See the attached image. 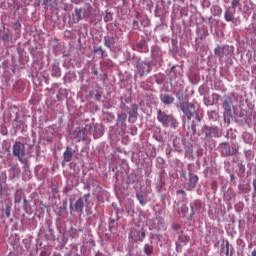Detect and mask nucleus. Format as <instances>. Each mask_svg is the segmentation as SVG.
Segmentation results:
<instances>
[{
    "label": "nucleus",
    "mask_w": 256,
    "mask_h": 256,
    "mask_svg": "<svg viewBox=\"0 0 256 256\" xmlns=\"http://www.w3.org/2000/svg\"><path fill=\"white\" fill-rule=\"evenodd\" d=\"M153 137L158 143H163V136L161 134L154 133Z\"/></svg>",
    "instance_id": "31"
},
{
    "label": "nucleus",
    "mask_w": 256,
    "mask_h": 256,
    "mask_svg": "<svg viewBox=\"0 0 256 256\" xmlns=\"http://www.w3.org/2000/svg\"><path fill=\"white\" fill-rule=\"evenodd\" d=\"M224 19L228 23L231 21H235V10L227 9L224 14Z\"/></svg>",
    "instance_id": "18"
},
{
    "label": "nucleus",
    "mask_w": 256,
    "mask_h": 256,
    "mask_svg": "<svg viewBox=\"0 0 256 256\" xmlns=\"http://www.w3.org/2000/svg\"><path fill=\"white\" fill-rule=\"evenodd\" d=\"M134 25H139V22H137L136 20L133 21Z\"/></svg>",
    "instance_id": "45"
},
{
    "label": "nucleus",
    "mask_w": 256,
    "mask_h": 256,
    "mask_svg": "<svg viewBox=\"0 0 256 256\" xmlns=\"http://www.w3.org/2000/svg\"><path fill=\"white\" fill-rule=\"evenodd\" d=\"M79 231H83V230H77V228L71 227V228L67 231V235H68V237H70L71 239H77V237H79Z\"/></svg>",
    "instance_id": "20"
},
{
    "label": "nucleus",
    "mask_w": 256,
    "mask_h": 256,
    "mask_svg": "<svg viewBox=\"0 0 256 256\" xmlns=\"http://www.w3.org/2000/svg\"><path fill=\"white\" fill-rule=\"evenodd\" d=\"M99 51H100V53H103V48L100 47V48L94 49V53H97Z\"/></svg>",
    "instance_id": "39"
},
{
    "label": "nucleus",
    "mask_w": 256,
    "mask_h": 256,
    "mask_svg": "<svg viewBox=\"0 0 256 256\" xmlns=\"http://www.w3.org/2000/svg\"><path fill=\"white\" fill-rule=\"evenodd\" d=\"M189 236H187V235H185V234H181L180 236H179V238H178V241L180 242V243H189Z\"/></svg>",
    "instance_id": "29"
},
{
    "label": "nucleus",
    "mask_w": 256,
    "mask_h": 256,
    "mask_svg": "<svg viewBox=\"0 0 256 256\" xmlns=\"http://www.w3.org/2000/svg\"><path fill=\"white\" fill-rule=\"evenodd\" d=\"M198 107H199V104H197V102H194V103L183 102L180 104L181 111L184 113L185 117H187L189 121H191V119L195 116V120L192 121V124L190 126V129L193 135L197 133V124L201 123V120L203 119V117H201L197 113Z\"/></svg>",
    "instance_id": "1"
},
{
    "label": "nucleus",
    "mask_w": 256,
    "mask_h": 256,
    "mask_svg": "<svg viewBox=\"0 0 256 256\" xmlns=\"http://www.w3.org/2000/svg\"><path fill=\"white\" fill-rule=\"evenodd\" d=\"M95 99H97V101H99V99H101V94H96Z\"/></svg>",
    "instance_id": "42"
},
{
    "label": "nucleus",
    "mask_w": 256,
    "mask_h": 256,
    "mask_svg": "<svg viewBox=\"0 0 256 256\" xmlns=\"http://www.w3.org/2000/svg\"><path fill=\"white\" fill-rule=\"evenodd\" d=\"M94 73H95V75H97V71H95Z\"/></svg>",
    "instance_id": "47"
},
{
    "label": "nucleus",
    "mask_w": 256,
    "mask_h": 256,
    "mask_svg": "<svg viewBox=\"0 0 256 256\" xmlns=\"http://www.w3.org/2000/svg\"><path fill=\"white\" fill-rule=\"evenodd\" d=\"M77 135L80 139H82V141H85V132L84 131H79Z\"/></svg>",
    "instance_id": "33"
},
{
    "label": "nucleus",
    "mask_w": 256,
    "mask_h": 256,
    "mask_svg": "<svg viewBox=\"0 0 256 256\" xmlns=\"http://www.w3.org/2000/svg\"><path fill=\"white\" fill-rule=\"evenodd\" d=\"M94 139H99V137H103V126L101 124L94 125Z\"/></svg>",
    "instance_id": "17"
},
{
    "label": "nucleus",
    "mask_w": 256,
    "mask_h": 256,
    "mask_svg": "<svg viewBox=\"0 0 256 256\" xmlns=\"http://www.w3.org/2000/svg\"><path fill=\"white\" fill-rule=\"evenodd\" d=\"M235 197H237V194L232 188H228V190L224 193V201L226 203H231Z\"/></svg>",
    "instance_id": "13"
},
{
    "label": "nucleus",
    "mask_w": 256,
    "mask_h": 256,
    "mask_svg": "<svg viewBox=\"0 0 256 256\" xmlns=\"http://www.w3.org/2000/svg\"><path fill=\"white\" fill-rule=\"evenodd\" d=\"M171 141L173 143L175 151H181L185 145L183 142V138L177 136H171Z\"/></svg>",
    "instance_id": "11"
},
{
    "label": "nucleus",
    "mask_w": 256,
    "mask_h": 256,
    "mask_svg": "<svg viewBox=\"0 0 256 256\" xmlns=\"http://www.w3.org/2000/svg\"><path fill=\"white\" fill-rule=\"evenodd\" d=\"M14 89H15V91H18V93H21V91H23V89H25V84H23V81H18L15 83Z\"/></svg>",
    "instance_id": "27"
},
{
    "label": "nucleus",
    "mask_w": 256,
    "mask_h": 256,
    "mask_svg": "<svg viewBox=\"0 0 256 256\" xmlns=\"http://www.w3.org/2000/svg\"><path fill=\"white\" fill-rule=\"evenodd\" d=\"M21 190H16L14 194L15 203H21L23 196L21 195Z\"/></svg>",
    "instance_id": "28"
},
{
    "label": "nucleus",
    "mask_w": 256,
    "mask_h": 256,
    "mask_svg": "<svg viewBox=\"0 0 256 256\" xmlns=\"http://www.w3.org/2000/svg\"><path fill=\"white\" fill-rule=\"evenodd\" d=\"M75 15L78 21L89 19L93 15V6H91V3H85L83 8L75 9Z\"/></svg>",
    "instance_id": "4"
},
{
    "label": "nucleus",
    "mask_w": 256,
    "mask_h": 256,
    "mask_svg": "<svg viewBox=\"0 0 256 256\" xmlns=\"http://www.w3.org/2000/svg\"><path fill=\"white\" fill-rule=\"evenodd\" d=\"M227 49H229V46H223L222 48L218 46L217 48H215L214 53L218 57L223 58L225 57V51H227Z\"/></svg>",
    "instance_id": "19"
},
{
    "label": "nucleus",
    "mask_w": 256,
    "mask_h": 256,
    "mask_svg": "<svg viewBox=\"0 0 256 256\" xmlns=\"http://www.w3.org/2000/svg\"><path fill=\"white\" fill-rule=\"evenodd\" d=\"M157 119L164 127H172V129H177V119H175L173 114H166L163 110H158Z\"/></svg>",
    "instance_id": "2"
},
{
    "label": "nucleus",
    "mask_w": 256,
    "mask_h": 256,
    "mask_svg": "<svg viewBox=\"0 0 256 256\" xmlns=\"http://www.w3.org/2000/svg\"><path fill=\"white\" fill-rule=\"evenodd\" d=\"M136 198L138 199L140 205L145 206L147 204V201L145 200V196L143 195V193H136Z\"/></svg>",
    "instance_id": "26"
},
{
    "label": "nucleus",
    "mask_w": 256,
    "mask_h": 256,
    "mask_svg": "<svg viewBox=\"0 0 256 256\" xmlns=\"http://www.w3.org/2000/svg\"><path fill=\"white\" fill-rule=\"evenodd\" d=\"M160 101H162L164 103V105H171L174 103L175 98H173V96H171L169 94H162L160 96Z\"/></svg>",
    "instance_id": "15"
},
{
    "label": "nucleus",
    "mask_w": 256,
    "mask_h": 256,
    "mask_svg": "<svg viewBox=\"0 0 256 256\" xmlns=\"http://www.w3.org/2000/svg\"><path fill=\"white\" fill-rule=\"evenodd\" d=\"M14 121H19V117L16 116L15 119H14Z\"/></svg>",
    "instance_id": "46"
},
{
    "label": "nucleus",
    "mask_w": 256,
    "mask_h": 256,
    "mask_svg": "<svg viewBox=\"0 0 256 256\" xmlns=\"http://www.w3.org/2000/svg\"><path fill=\"white\" fill-rule=\"evenodd\" d=\"M151 73V62L138 61L136 64V76L146 77Z\"/></svg>",
    "instance_id": "5"
},
{
    "label": "nucleus",
    "mask_w": 256,
    "mask_h": 256,
    "mask_svg": "<svg viewBox=\"0 0 256 256\" xmlns=\"http://www.w3.org/2000/svg\"><path fill=\"white\" fill-rule=\"evenodd\" d=\"M172 227L173 229H176V230L181 229V226L179 224H173Z\"/></svg>",
    "instance_id": "40"
},
{
    "label": "nucleus",
    "mask_w": 256,
    "mask_h": 256,
    "mask_svg": "<svg viewBox=\"0 0 256 256\" xmlns=\"http://www.w3.org/2000/svg\"><path fill=\"white\" fill-rule=\"evenodd\" d=\"M224 109V117H233V98L231 96H225L222 105Z\"/></svg>",
    "instance_id": "6"
},
{
    "label": "nucleus",
    "mask_w": 256,
    "mask_h": 256,
    "mask_svg": "<svg viewBox=\"0 0 256 256\" xmlns=\"http://www.w3.org/2000/svg\"><path fill=\"white\" fill-rule=\"evenodd\" d=\"M63 155H64V161H71V159H73V155H75V150H73V148L68 146L64 151Z\"/></svg>",
    "instance_id": "16"
},
{
    "label": "nucleus",
    "mask_w": 256,
    "mask_h": 256,
    "mask_svg": "<svg viewBox=\"0 0 256 256\" xmlns=\"http://www.w3.org/2000/svg\"><path fill=\"white\" fill-rule=\"evenodd\" d=\"M231 5H232V9L235 11V9H237V7L241 5V0H232Z\"/></svg>",
    "instance_id": "30"
},
{
    "label": "nucleus",
    "mask_w": 256,
    "mask_h": 256,
    "mask_svg": "<svg viewBox=\"0 0 256 256\" xmlns=\"http://www.w3.org/2000/svg\"><path fill=\"white\" fill-rule=\"evenodd\" d=\"M211 13L215 17H220V15L223 13V9H221V7H219V6H213L211 8Z\"/></svg>",
    "instance_id": "25"
},
{
    "label": "nucleus",
    "mask_w": 256,
    "mask_h": 256,
    "mask_svg": "<svg viewBox=\"0 0 256 256\" xmlns=\"http://www.w3.org/2000/svg\"><path fill=\"white\" fill-rule=\"evenodd\" d=\"M12 153L14 157H17L21 161L25 157V144L16 141L12 147Z\"/></svg>",
    "instance_id": "7"
},
{
    "label": "nucleus",
    "mask_w": 256,
    "mask_h": 256,
    "mask_svg": "<svg viewBox=\"0 0 256 256\" xmlns=\"http://www.w3.org/2000/svg\"><path fill=\"white\" fill-rule=\"evenodd\" d=\"M252 256H256V249L252 251Z\"/></svg>",
    "instance_id": "44"
},
{
    "label": "nucleus",
    "mask_w": 256,
    "mask_h": 256,
    "mask_svg": "<svg viewBox=\"0 0 256 256\" xmlns=\"http://www.w3.org/2000/svg\"><path fill=\"white\" fill-rule=\"evenodd\" d=\"M84 207H85V203L83 202V198H80L75 202L74 206L73 204L70 205V210L80 211V213H82Z\"/></svg>",
    "instance_id": "12"
},
{
    "label": "nucleus",
    "mask_w": 256,
    "mask_h": 256,
    "mask_svg": "<svg viewBox=\"0 0 256 256\" xmlns=\"http://www.w3.org/2000/svg\"><path fill=\"white\" fill-rule=\"evenodd\" d=\"M5 215H6L7 218L11 217V211L6 210Z\"/></svg>",
    "instance_id": "41"
},
{
    "label": "nucleus",
    "mask_w": 256,
    "mask_h": 256,
    "mask_svg": "<svg viewBox=\"0 0 256 256\" xmlns=\"http://www.w3.org/2000/svg\"><path fill=\"white\" fill-rule=\"evenodd\" d=\"M220 255L233 256V246L229 244V240H222L220 246Z\"/></svg>",
    "instance_id": "10"
},
{
    "label": "nucleus",
    "mask_w": 256,
    "mask_h": 256,
    "mask_svg": "<svg viewBox=\"0 0 256 256\" xmlns=\"http://www.w3.org/2000/svg\"><path fill=\"white\" fill-rule=\"evenodd\" d=\"M153 242H151L150 244H145L144 245V253L148 256L153 255Z\"/></svg>",
    "instance_id": "24"
},
{
    "label": "nucleus",
    "mask_w": 256,
    "mask_h": 256,
    "mask_svg": "<svg viewBox=\"0 0 256 256\" xmlns=\"http://www.w3.org/2000/svg\"><path fill=\"white\" fill-rule=\"evenodd\" d=\"M14 29H15V31H19V29H21V22L16 21L14 23Z\"/></svg>",
    "instance_id": "32"
},
{
    "label": "nucleus",
    "mask_w": 256,
    "mask_h": 256,
    "mask_svg": "<svg viewBox=\"0 0 256 256\" xmlns=\"http://www.w3.org/2000/svg\"><path fill=\"white\" fill-rule=\"evenodd\" d=\"M9 37H10L9 34H4L2 36V40L7 41L9 39Z\"/></svg>",
    "instance_id": "38"
},
{
    "label": "nucleus",
    "mask_w": 256,
    "mask_h": 256,
    "mask_svg": "<svg viewBox=\"0 0 256 256\" xmlns=\"http://www.w3.org/2000/svg\"><path fill=\"white\" fill-rule=\"evenodd\" d=\"M146 237L145 229H132L129 238L132 239L135 243H138V241L143 242Z\"/></svg>",
    "instance_id": "8"
},
{
    "label": "nucleus",
    "mask_w": 256,
    "mask_h": 256,
    "mask_svg": "<svg viewBox=\"0 0 256 256\" xmlns=\"http://www.w3.org/2000/svg\"><path fill=\"white\" fill-rule=\"evenodd\" d=\"M219 149L222 157H233V155H237V153H239V147H237V145H229L227 142H222Z\"/></svg>",
    "instance_id": "3"
},
{
    "label": "nucleus",
    "mask_w": 256,
    "mask_h": 256,
    "mask_svg": "<svg viewBox=\"0 0 256 256\" xmlns=\"http://www.w3.org/2000/svg\"><path fill=\"white\" fill-rule=\"evenodd\" d=\"M89 197H91L90 193L84 195L85 203H87V205H89Z\"/></svg>",
    "instance_id": "34"
},
{
    "label": "nucleus",
    "mask_w": 256,
    "mask_h": 256,
    "mask_svg": "<svg viewBox=\"0 0 256 256\" xmlns=\"http://www.w3.org/2000/svg\"><path fill=\"white\" fill-rule=\"evenodd\" d=\"M197 183H199V177L195 174L189 173L188 187H190V189H195V187H197Z\"/></svg>",
    "instance_id": "14"
},
{
    "label": "nucleus",
    "mask_w": 256,
    "mask_h": 256,
    "mask_svg": "<svg viewBox=\"0 0 256 256\" xmlns=\"http://www.w3.org/2000/svg\"><path fill=\"white\" fill-rule=\"evenodd\" d=\"M114 39L113 37L112 38H109V36H105L104 37V45L105 47H107L108 49H111L115 46V43H114Z\"/></svg>",
    "instance_id": "22"
},
{
    "label": "nucleus",
    "mask_w": 256,
    "mask_h": 256,
    "mask_svg": "<svg viewBox=\"0 0 256 256\" xmlns=\"http://www.w3.org/2000/svg\"><path fill=\"white\" fill-rule=\"evenodd\" d=\"M138 49H143L145 47V42H140L137 44Z\"/></svg>",
    "instance_id": "35"
},
{
    "label": "nucleus",
    "mask_w": 256,
    "mask_h": 256,
    "mask_svg": "<svg viewBox=\"0 0 256 256\" xmlns=\"http://www.w3.org/2000/svg\"><path fill=\"white\" fill-rule=\"evenodd\" d=\"M61 76V68L59 67V63H54L52 65V77H60Z\"/></svg>",
    "instance_id": "21"
},
{
    "label": "nucleus",
    "mask_w": 256,
    "mask_h": 256,
    "mask_svg": "<svg viewBox=\"0 0 256 256\" xmlns=\"http://www.w3.org/2000/svg\"><path fill=\"white\" fill-rule=\"evenodd\" d=\"M177 194L178 195H184V196L187 195V193L184 190H178Z\"/></svg>",
    "instance_id": "37"
},
{
    "label": "nucleus",
    "mask_w": 256,
    "mask_h": 256,
    "mask_svg": "<svg viewBox=\"0 0 256 256\" xmlns=\"http://www.w3.org/2000/svg\"><path fill=\"white\" fill-rule=\"evenodd\" d=\"M181 211L182 213H187V211H189V208H187V206H182Z\"/></svg>",
    "instance_id": "36"
},
{
    "label": "nucleus",
    "mask_w": 256,
    "mask_h": 256,
    "mask_svg": "<svg viewBox=\"0 0 256 256\" xmlns=\"http://www.w3.org/2000/svg\"><path fill=\"white\" fill-rule=\"evenodd\" d=\"M202 133H204L207 139H211L212 137H219V128L216 126L204 125L202 127Z\"/></svg>",
    "instance_id": "9"
},
{
    "label": "nucleus",
    "mask_w": 256,
    "mask_h": 256,
    "mask_svg": "<svg viewBox=\"0 0 256 256\" xmlns=\"http://www.w3.org/2000/svg\"><path fill=\"white\" fill-rule=\"evenodd\" d=\"M245 155H246V157H249V155H251V151H246Z\"/></svg>",
    "instance_id": "43"
},
{
    "label": "nucleus",
    "mask_w": 256,
    "mask_h": 256,
    "mask_svg": "<svg viewBox=\"0 0 256 256\" xmlns=\"http://www.w3.org/2000/svg\"><path fill=\"white\" fill-rule=\"evenodd\" d=\"M201 207H203V204L201 203V201L196 200V201L194 202V208L191 207V209H192V215H195V212H196V213H199V211H201Z\"/></svg>",
    "instance_id": "23"
}]
</instances>
